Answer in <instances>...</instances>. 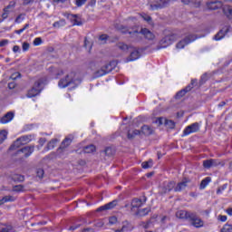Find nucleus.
I'll list each match as a JSON object with an SVG mask.
<instances>
[{
	"label": "nucleus",
	"mask_w": 232,
	"mask_h": 232,
	"mask_svg": "<svg viewBox=\"0 0 232 232\" xmlns=\"http://www.w3.org/2000/svg\"><path fill=\"white\" fill-rule=\"evenodd\" d=\"M14 114L12 111L7 112L1 118L0 122L2 124H8V122H10L14 119Z\"/></svg>",
	"instance_id": "19"
},
{
	"label": "nucleus",
	"mask_w": 232,
	"mask_h": 232,
	"mask_svg": "<svg viewBox=\"0 0 232 232\" xmlns=\"http://www.w3.org/2000/svg\"><path fill=\"white\" fill-rule=\"evenodd\" d=\"M46 142V139H44V138H41L40 140H39V144H40V146H44V143Z\"/></svg>",
	"instance_id": "62"
},
{
	"label": "nucleus",
	"mask_w": 232,
	"mask_h": 232,
	"mask_svg": "<svg viewBox=\"0 0 232 232\" xmlns=\"http://www.w3.org/2000/svg\"><path fill=\"white\" fill-rule=\"evenodd\" d=\"M13 191H14L15 193H23L24 192V186L15 185L13 187Z\"/></svg>",
	"instance_id": "37"
},
{
	"label": "nucleus",
	"mask_w": 232,
	"mask_h": 232,
	"mask_svg": "<svg viewBox=\"0 0 232 232\" xmlns=\"http://www.w3.org/2000/svg\"><path fill=\"white\" fill-rule=\"evenodd\" d=\"M53 28H63V26H66V21L64 19L54 22L53 24Z\"/></svg>",
	"instance_id": "31"
},
{
	"label": "nucleus",
	"mask_w": 232,
	"mask_h": 232,
	"mask_svg": "<svg viewBox=\"0 0 232 232\" xmlns=\"http://www.w3.org/2000/svg\"><path fill=\"white\" fill-rule=\"evenodd\" d=\"M188 184H189V179L186 178L183 179L182 181L178 183V185L175 187L174 191H184V189L188 188Z\"/></svg>",
	"instance_id": "12"
},
{
	"label": "nucleus",
	"mask_w": 232,
	"mask_h": 232,
	"mask_svg": "<svg viewBox=\"0 0 232 232\" xmlns=\"http://www.w3.org/2000/svg\"><path fill=\"white\" fill-rule=\"evenodd\" d=\"M191 86H187L185 89L179 91L177 94H176V99H182V97H184V95H186V93H188V92H191Z\"/></svg>",
	"instance_id": "27"
},
{
	"label": "nucleus",
	"mask_w": 232,
	"mask_h": 232,
	"mask_svg": "<svg viewBox=\"0 0 232 232\" xmlns=\"http://www.w3.org/2000/svg\"><path fill=\"white\" fill-rule=\"evenodd\" d=\"M13 52H14V53H17V52H19V45H14L13 47Z\"/></svg>",
	"instance_id": "63"
},
{
	"label": "nucleus",
	"mask_w": 232,
	"mask_h": 232,
	"mask_svg": "<svg viewBox=\"0 0 232 232\" xmlns=\"http://www.w3.org/2000/svg\"><path fill=\"white\" fill-rule=\"evenodd\" d=\"M174 41H177V35L169 34L160 40V45L162 48H167V46L172 44Z\"/></svg>",
	"instance_id": "8"
},
{
	"label": "nucleus",
	"mask_w": 232,
	"mask_h": 232,
	"mask_svg": "<svg viewBox=\"0 0 232 232\" xmlns=\"http://www.w3.org/2000/svg\"><path fill=\"white\" fill-rule=\"evenodd\" d=\"M140 131V134L142 133L143 135H147V136L151 135L153 133V128L148 125H143Z\"/></svg>",
	"instance_id": "24"
},
{
	"label": "nucleus",
	"mask_w": 232,
	"mask_h": 232,
	"mask_svg": "<svg viewBox=\"0 0 232 232\" xmlns=\"http://www.w3.org/2000/svg\"><path fill=\"white\" fill-rule=\"evenodd\" d=\"M43 84V82L41 80L37 81L33 88L28 91L27 97L32 99V97H36V95H39L41 93V91L43 90V87L41 85Z\"/></svg>",
	"instance_id": "5"
},
{
	"label": "nucleus",
	"mask_w": 232,
	"mask_h": 232,
	"mask_svg": "<svg viewBox=\"0 0 232 232\" xmlns=\"http://www.w3.org/2000/svg\"><path fill=\"white\" fill-rule=\"evenodd\" d=\"M99 41H100L101 44H106V41H108V35L107 34H102L99 37Z\"/></svg>",
	"instance_id": "41"
},
{
	"label": "nucleus",
	"mask_w": 232,
	"mask_h": 232,
	"mask_svg": "<svg viewBox=\"0 0 232 232\" xmlns=\"http://www.w3.org/2000/svg\"><path fill=\"white\" fill-rule=\"evenodd\" d=\"M34 46H40V44H43V39L41 37H37L34 41Z\"/></svg>",
	"instance_id": "50"
},
{
	"label": "nucleus",
	"mask_w": 232,
	"mask_h": 232,
	"mask_svg": "<svg viewBox=\"0 0 232 232\" xmlns=\"http://www.w3.org/2000/svg\"><path fill=\"white\" fill-rule=\"evenodd\" d=\"M95 66H97V63H95V62H90L89 63V68L91 70H95Z\"/></svg>",
	"instance_id": "58"
},
{
	"label": "nucleus",
	"mask_w": 232,
	"mask_h": 232,
	"mask_svg": "<svg viewBox=\"0 0 232 232\" xmlns=\"http://www.w3.org/2000/svg\"><path fill=\"white\" fill-rule=\"evenodd\" d=\"M169 0H155L150 4V10H160L169 6Z\"/></svg>",
	"instance_id": "4"
},
{
	"label": "nucleus",
	"mask_w": 232,
	"mask_h": 232,
	"mask_svg": "<svg viewBox=\"0 0 232 232\" xmlns=\"http://www.w3.org/2000/svg\"><path fill=\"white\" fill-rule=\"evenodd\" d=\"M9 178L14 180V182H24V176L20 174H11Z\"/></svg>",
	"instance_id": "26"
},
{
	"label": "nucleus",
	"mask_w": 232,
	"mask_h": 232,
	"mask_svg": "<svg viewBox=\"0 0 232 232\" xmlns=\"http://www.w3.org/2000/svg\"><path fill=\"white\" fill-rule=\"evenodd\" d=\"M226 211H227V215L232 217V208H227Z\"/></svg>",
	"instance_id": "64"
},
{
	"label": "nucleus",
	"mask_w": 232,
	"mask_h": 232,
	"mask_svg": "<svg viewBox=\"0 0 232 232\" xmlns=\"http://www.w3.org/2000/svg\"><path fill=\"white\" fill-rule=\"evenodd\" d=\"M79 84H81V79H79L77 74L73 72L67 74L65 78L61 79L58 82L59 88H67V86L76 88V86H79Z\"/></svg>",
	"instance_id": "2"
},
{
	"label": "nucleus",
	"mask_w": 232,
	"mask_h": 232,
	"mask_svg": "<svg viewBox=\"0 0 232 232\" xmlns=\"http://www.w3.org/2000/svg\"><path fill=\"white\" fill-rule=\"evenodd\" d=\"M203 166L207 169H209V168H217V166H224V162L218 160H207L203 161Z\"/></svg>",
	"instance_id": "9"
},
{
	"label": "nucleus",
	"mask_w": 232,
	"mask_h": 232,
	"mask_svg": "<svg viewBox=\"0 0 232 232\" xmlns=\"http://www.w3.org/2000/svg\"><path fill=\"white\" fill-rule=\"evenodd\" d=\"M199 130H200V123L195 122L186 127V129L183 131V135L184 136L191 135V133H197V131H199Z\"/></svg>",
	"instance_id": "7"
},
{
	"label": "nucleus",
	"mask_w": 232,
	"mask_h": 232,
	"mask_svg": "<svg viewBox=\"0 0 232 232\" xmlns=\"http://www.w3.org/2000/svg\"><path fill=\"white\" fill-rule=\"evenodd\" d=\"M139 57H140V53L139 52V49L132 47V51L130 56L127 58V63H130L131 61H137Z\"/></svg>",
	"instance_id": "14"
},
{
	"label": "nucleus",
	"mask_w": 232,
	"mask_h": 232,
	"mask_svg": "<svg viewBox=\"0 0 232 232\" xmlns=\"http://www.w3.org/2000/svg\"><path fill=\"white\" fill-rule=\"evenodd\" d=\"M95 150H96V148H95V145L93 144H91L83 148L84 153H93L95 152Z\"/></svg>",
	"instance_id": "32"
},
{
	"label": "nucleus",
	"mask_w": 232,
	"mask_h": 232,
	"mask_svg": "<svg viewBox=\"0 0 232 232\" xmlns=\"http://www.w3.org/2000/svg\"><path fill=\"white\" fill-rule=\"evenodd\" d=\"M141 17H142V19H144V21L149 23V24H151V16H150L148 14H141Z\"/></svg>",
	"instance_id": "49"
},
{
	"label": "nucleus",
	"mask_w": 232,
	"mask_h": 232,
	"mask_svg": "<svg viewBox=\"0 0 232 232\" xmlns=\"http://www.w3.org/2000/svg\"><path fill=\"white\" fill-rule=\"evenodd\" d=\"M146 203V198H143L142 199H139V198H134L131 201V211H133V209H139V208H140L142 206V204Z\"/></svg>",
	"instance_id": "13"
},
{
	"label": "nucleus",
	"mask_w": 232,
	"mask_h": 232,
	"mask_svg": "<svg viewBox=\"0 0 232 232\" xmlns=\"http://www.w3.org/2000/svg\"><path fill=\"white\" fill-rule=\"evenodd\" d=\"M110 72H111V63H107L94 72V77H102L103 75H106V73H110Z\"/></svg>",
	"instance_id": "10"
},
{
	"label": "nucleus",
	"mask_w": 232,
	"mask_h": 232,
	"mask_svg": "<svg viewBox=\"0 0 232 232\" xmlns=\"http://www.w3.org/2000/svg\"><path fill=\"white\" fill-rule=\"evenodd\" d=\"M197 39H198L197 35L188 34L183 40L179 41L176 44V48L177 50H182V48H185L186 46H188V44H189L190 43H193V41H197Z\"/></svg>",
	"instance_id": "3"
},
{
	"label": "nucleus",
	"mask_w": 232,
	"mask_h": 232,
	"mask_svg": "<svg viewBox=\"0 0 232 232\" xmlns=\"http://www.w3.org/2000/svg\"><path fill=\"white\" fill-rule=\"evenodd\" d=\"M141 166H142L143 169H148L150 168H152L153 160H150L149 161H145V162L141 163Z\"/></svg>",
	"instance_id": "38"
},
{
	"label": "nucleus",
	"mask_w": 232,
	"mask_h": 232,
	"mask_svg": "<svg viewBox=\"0 0 232 232\" xmlns=\"http://www.w3.org/2000/svg\"><path fill=\"white\" fill-rule=\"evenodd\" d=\"M7 137H8V130H0V144H3L5 140H6Z\"/></svg>",
	"instance_id": "30"
},
{
	"label": "nucleus",
	"mask_w": 232,
	"mask_h": 232,
	"mask_svg": "<svg viewBox=\"0 0 232 232\" xmlns=\"http://www.w3.org/2000/svg\"><path fill=\"white\" fill-rule=\"evenodd\" d=\"M21 19H22V21L24 20V14H19V15L15 18L14 22H15V23H21Z\"/></svg>",
	"instance_id": "55"
},
{
	"label": "nucleus",
	"mask_w": 232,
	"mask_h": 232,
	"mask_svg": "<svg viewBox=\"0 0 232 232\" xmlns=\"http://www.w3.org/2000/svg\"><path fill=\"white\" fill-rule=\"evenodd\" d=\"M17 84L14 82H11L8 83L9 90H14Z\"/></svg>",
	"instance_id": "57"
},
{
	"label": "nucleus",
	"mask_w": 232,
	"mask_h": 232,
	"mask_svg": "<svg viewBox=\"0 0 232 232\" xmlns=\"http://www.w3.org/2000/svg\"><path fill=\"white\" fill-rule=\"evenodd\" d=\"M19 139L22 144H28V142H30V138L28 136H23Z\"/></svg>",
	"instance_id": "46"
},
{
	"label": "nucleus",
	"mask_w": 232,
	"mask_h": 232,
	"mask_svg": "<svg viewBox=\"0 0 232 232\" xmlns=\"http://www.w3.org/2000/svg\"><path fill=\"white\" fill-rule=\"evenodd\" d=\"M176 183L175 181L168 182L163 188V193H169L172 189H175Z\"/></svg>",
	"instance_id": "23"
},
{
	"label": "nucleus",
	"mask_w": 232,
	"mask_h": 232,
	"mask_svg": "<svg viewBox=\"0 0 232 232\" xmlns=\"http://www.w3.org/2000/svg\"><path fill=\"white\" fill-rule=\"evenodd\" d=\"M0 232H14V227L12 226H7L2 228Z\"/></svg>",
	"instance_id": "48"
},
{
	"label": "nucleus",
	"mask_w": 232,
	"mask_h": 232,
	"mask_svg": "<svg viewBox=\"0 0 232 232\" xmlns=\"http://www.w3.org/2000/svg\"><path fill=\"white\" fill-rule=\"evenodd\" d=\"M117 47L119 48V50H121V52H127L128 50H130V48H133L131 45H128L123 42L118 43Z\"/></svg>",
	"instance_id": "29"
},
{
	"label": "nucleus",
	"mask_w": 232,
	"mask_h": 232,
	"mask_svg": "<svg viewBox=\"0 0 232 232\" xmlns=\"http://www.w3.org/2000/svg\"><path fill=\"white\" fill-rule=\"evenodd\" d=\"M109 224H111V225L117 224V218L116 217H111L109 218Z\"/></svg>",
	"instance_id": "56"
},
{
	"label": "nucleus",
	"mask_w": 232,
	"mask_h": 232,
	"mask_svg": "<svg viewBox=\"0 0 232 232\" xmlns=\"http://www.w3.org/2000/svg\"><path fill=\"white\" fill-rule=\"evenodd\" d=\"M150 211H151L150 208H142V209L138 210V215H139V217H146V215H148V213H150Z\"/></svg>",
	"instance_id": "33"
},
{
	"label": "nucleus",
	"mask_w": 232,
	"mask_h": 232,
	"mask_svg": "<svg viewBox=\"0 0 232 232\" xmlns=\"http://www.w3.org/2000/svg\"><path fill=\"white\" fill-rule=\"evenodd\" d=\"M27 28H30V24H26L24 28L20 29V30H15L14 33H16L18 35L23 34V32H24V30H26Z\"/></svg>",
	"instance_id": "47"
},
{
	"label": "nucleus",
	"mask_w": 232,
	"mask_h": 232,
	"mask_svg": "<svg viewBox=\"0 0 232 232\" xmlns=\"http://www.w3.org/2000/svg\"><path fill=\"white\" fill-rule=\"evenodd\" d=\"M17 153H24V157H30L32 153H34V147H24L19 150Z\"/></svg>",
	"instance_id": "22"
},
{
	"label": "nucleus",
	"mask_w": 232,
	"mask_h": 232,
	"mask_svg": "<svg viewBox=\"0 0 232 232\" xmlns=\"http://www.w3.org/2000/svg\"><path fill=\"white\" fill-rule=\"evenodd\" d=\"M67 19L73 22V26H81V24H82V22H81V19L79 16H77V14H68Z\"/></svg>",
	"instance_id": "21"
},
{
	"label": "nucleus",
	"mask_w": 232,
	"mask_h": 232,
	"mask_svg": "<svg viewBox=\"0 0 232 232\" xmlns=\"http://www.w3.org/2000/svg\"><path fill=\"white\" fill-rule=\"evenodd\" d=\"M84 46H85V48H89V52L92 51V43L90 41H88V39H86V38L84 41Z\"/></svg>",
	"instance_id": "51"
},
{
	"label": "nucleus",
	"mask_w": 232,
	"mask_h": 232,
	"mask_svg": "<svg viewBox=\"0 0 232 232\" xmlns=\"http://www.w3.org/2000/svg\"><path fill=\"white\" fill-rule=\"evenodd\" d=\"M229 32V26L226 25L223 27L214 37L216 41H220V39H224V35Z\"/></svg>",
	"instance_id": "15"
},
{
	"label": "nucleus",
	"mask_w": 232,
	"mask_h": 232,
	"mask_svg": "<svg viewBox=\"0 0 232 232\" xmlns=\"http://www.w3.org/2000/svg\"><path fill=\"white\" fill-rule=\"evenodd\" d=\"M15 1H11L9 2V5L7 6H5V8L7 9V10H14L15 8Z\"/></svg>",
	"instance_id": "45"
},
{
	"label": "nucleus",
	"mask_w": 232,
	"mask_h": 232,
	"mask_svg": "<svg viewBox=\"0 0 232 232\" xmlns=\"http://www.w3.org/2000/svg\"><path fill=\"white\" fill-rule=\"evenodd\" d=\"M115 206H117V200H113L104 206L100 207L99 208H97V211H108L110 209H113Z\"/></svg>",
	"instance_id": "16"
},
{
	"label": "nucleus",
	"mask_w": 232,
	"mask_h": 232,
	"mask_svg": "<svg viewBox=\"0 0 232 232\" xmlns=\"http://www.w3.org/2000/svg\"><path fill=\"white\" fill-rule=\"evenodd\" d=\"M193 212H188L186 210H179L176 212L177 218L189 220V215Z\"/></svg>",
	"instance_id": "18"
},
{
	"label": "nucleus",
	"mask_w": 232,
	"mask_h": 232,
	"mask_svg": "<svg viewBox=\"0 0 232 232\" xmlns=\"http://www.w3.org/2000/svg\"><path fill=\"white\" fill-rule=\"evenodd\" d=\"M36 177H38V179H43V177H44V169H36Z\"/></svg>",
	"instance_id": "43"
},
{
	"label": "nucleus",
	"mask_w": 232,
	"mask_h": 232,
	"mask_svg": "<svg viewBox=\"0 0 232 232\" xmlns=\"http://www.w3.org/2000/svg\"><path fill=\"white\" fill-rule=\"evenodd\" d=\"M137 135H140V130H135L128 132V139H135Z\"/></svg>",
	"instance_id": "36"
},
{
	"label": "nucleus",
	"mask_w": 232,
	"mask_h": 232,
	"mask_svg": "<svg viewBox=\"0 0 232 232\" xmlns=\"http://www.w3.org/2000/svg\"><path fill=\"white\" fill-rule=\"evenodd\" d=\"M72 144V138H65L60 148L58 149V153H63V150H66V148H68V146H70Z\"/></svg>",
	"instance_id": "20"
},
{
	"label": "nucleus",
	"mask_w": 232,
	"mask_h": 232,
	"mask_svg": "<svg viewBox=\"0 0 232 232\" xmlns=\"http://www.w3.org/2000/svg\"><path fill=\"white\" fill-rule=\"evenodd\" d=\"M21 77V74L19 72H14L10 79H12V81H16V79H19Z\"/></svg>",
	"instance_id": "52"
},
{
	"label": "nucleus",
	"mask_w": 232,
	"mask_h": 232,
	"mask_svg": "<svg viewBox=\"0 0 232 232\" xmlns=\"http://www.w3.org/2000/svg\"><path fill=\"white\" fill-rule=\"evenodd\" d=\"M104 153L107 155V157H111L115 155V150L111 149V147H107L104 150Z\"/></svg>",
	"instance_id": "40"
},
{
	"label": "nucleus",
	"mask_w": 232,
	"mask_h": 232,
	"mask_svg": "<svg viewBox=\"0 0 232 232\" xmlns=\"http://www.w3.org/2000/svg\"><path fill=\"white\" fill-rule=\"evenodd\" d=\"M59 142V140L53 139L47 144V150H53L55 146H57V143Z\"/></svg>",
	"instance_id": "35"
},
{
	"label": "nucleus",
	"mask_w": 232,
	"mask_h": 232,
	"mask_svg": "<svg viewBox=\"0 0 232 232\" xmlns=\"http://www.w3.org/2000/svg\"><path fill=\"white\" fill-rule=\"evenodd\" d=\"M23 143L21 142V140L18 138L14 144L11 145L10 150H17Z\"/></svg>",
	"instance_id": "39"
},
{
	"label": "nucleus",
	"mask_w": 232,
	"mask_h": 232,
	"mask_svg": "<svg viewBox=\"0 0 232 232\" xmlns=\"http://www.w3.org/2000/svg\"><path fill=\"white\" fill-rule=\"evenodd\" d=\"M156 124H158L159 126H162V124H164L170 130H173V128H175V121L171 120H167L165 118H158L156 120Z\"/></svg>",
	"instance_id": "11"
},
{
	"label": "nucleus",
	"mask_w": 232,
	"mask_h": 232,
	"mask_svg": "<svg viewBox=\"0 0 232 232\" xmlns=\"http://www.w3.org/2000/svg\"><path fill=\"white\" fill-rule=\"evenodd\" d=\"M3 14H2V19H8V15H10V11L9 9H6L5 7L3 9Z\"/></svg>",
	"instance_id": "44"
},
{
	"label": "nucleus",
	"mask_w": 232,
	"mask_h": 232,
	"mask_svg": "<svg viewBox=\"0 0 232 232\" xmlns=\"http://www.w3.org/2000/svg\"><path fill=\"white\" fill-rule=\"evenodd\" d=\"M86 1L87 0H75V5H76V6L81 7V6H82V5L86 4Z\"/></svg>",
	"instance_id": "53"
},
{
	"label": "nucleus",
	"mask_w": 232,
	"mask_h": 232,
	"mask_svg": "<svg viewBox=\"0 0 232 232\" xmlns=\"http://www.w3.org/2000/svg\"><path fill=\"white\" fill-rule=\"evenodd\" d=\"M6 202H15V198L13 196H5L0 199V206L6 204Z\"/></svg>",
	"instance_id": "28"
},
{
	"label": "nucleus",
	"mask_w": 232,
	"mask_h": 232,
	"mask_svg": "<svg viewBox=\"0 0 232 232\" xmlns=\"http://www.w3.org/2000/svg\"><path fill=\"white\" fill-rule=\"evenodd\" d=\"M29 48H30V44H28V43H24L23 44V50H24V52L28 51Z\"/></svg>",
	"instance_id": "59"
},
{
	"label": "nucleus",
	"mask_w": 232,
	"mask_h": 232,
	"mask_svg": "<svg viewBox=\"0 0 232 232\" xmlns=\"http://www.w3.org/2000/svg\"><path fill=\"white\" fill-rule=\"evenodd\" d=\"M207 6L208 10H218V8H222V2L220 1L208 2Z\"/></svg>",
	"instance_id": "17"
},
{
	"label": "nucleus",
	"mask_w": 232,
	"mask_h": 232,
	"mask_svg": "<svg viewBox=\"0 0 232 232\" xmlns=\"http://www.w3.org/2000/svg\"><path fill=\"white\" fill-rule=\"evenodd\" d=\"M223 14L227 19H232V7L230 5H224Z\"/></svg>",
	"instance_id": "25"
},
{
	"label": "nucleus",
	"mask_w": 232,
	"mask_h": 232,
	"mask_svg": "<svg viewBox=\"0 0 232 232\" xmlns=\"http://www.w3.org/2000/svg\"><path fill=\"white\" fill-rule=\"evenodd\" d=\"M118 30H121V34H130V37H139V35L141 34V35L144 36L147 41H155V34L148 28H142L139 33L138 30L130 31V29L121 25L118 27Z\"/></svg>",
	"instance_id": "1"
},
{
	"label": "nucleus",
	"mask_w": 232,
	"mask_h": 232,
	"mask_svg": "<svg viewBox=\"0 0 232 232\" xmlns=\"http://www.w3.org/2000/svg\"><path fill=\"white\" fill-rule=\"evenodd\" d=\"M209 182H211V179L209 177L205 178L200 183V189H205Z\"/></svg>",
	"instance_id": "34"
},
{
	"label": "nucleus",
	"mask_w": 232,
	"mask_h": 232,
	"mask_svg": "<svg viewBox=\"0 0 232 232\" xmlns=\"http://www.w3.org/2000/svg\"><path fill=\"white\" fill-rule=\"evenodd\" d=\"M218 220H220L221 222H226V220H227V217L219 215L218 216Z\"/></svg>",
	"instance_id": "60"
},
{
	"label": "nucleus",
	"mask_w": 232,
	"mask_h": 232,
	"mask_svg": "<svg viewBox=\"0 0 232 232\" xmlns=\"http://www.w3.org/2000/svg\"><path fill=\"white\" fill-rule=\"evenodd\" d=\"M227 184L223 185L222 187H219V188H218V190H217V194H218V195H220V193H222V192L224 191V189H227Z\"/></svg>",
	"instance_id": "54"
},
{
	"label": "nucleus",
	"mask_w": 232,
	"mask_h": 232,
	"mask_svg": "<svg viewBox=\"0 0 232 232\" xmlns=\"http://www.w3.org/2000/svg\"><path fill=\"white\" fill-rule=\"evenodd\" d=\"M8 44V40H2L0 42V47L3 48V46H6Z\"/></svg>",
	"instance_id": "61"
},
{
	"label": "nucleus",
	"mask_w": 232,
	"mask_h": 232,
	"mask_svg": "<svg viewBox=\"0 0 232 232\" xmlns=\"http://www.w3.org/2000/svg\"><path fill=\"white\" fill-rule=\"evenodd\" d=\"M220 232H232V225H225Z\"/></svg>",
	"instance_id": "42"
},
{
	"label": "nucleus",
	"mask_w": 232,
	"mask_h": 232,
	"mask_svg": "<svg viewBox=\"0 0 232 232\" xmlns=\"http://www.w3.org/2000/svg\"><path fill=\"white\" fill-rule=\"evenodd\" d=\"M189 222L191 224V226H193L194 227H204V221L202 219H200V218H198L197 216L196 213H190L189 214Z\"/></svg>",
	"instance_id": "6"
}]
</instances>
